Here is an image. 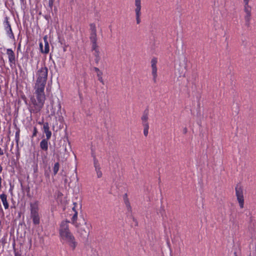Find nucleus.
Here are the masks:
<instances>
[{"label":"nucleus","mask_w":256,"mask_h":256,"mask_svg":"<svg viewBox=\"0 0 256 256\" xmlns=\"http://www.w3.org/2000/svg\"><path fill=\"white\" fill-rule=\"evenodd\" d=\"M78 218V212H76L74 216L72 218V221L73 224L76 227H78V224L76 222V220Z\"/></svg>","instance_id":"obj_20"},{"label":"nucleus","mask_w":256,"mask_h":256,"mask_svg":"<svg viewBox=\"0 0 256 256\" xmlns=\"http://www.w3.org/2000/svg\"><path fill=\"white\" fill-rule=\"evenodd\" d=\"M73 204H74V206L72 207V210L76 212V209L78 208V204H76V202H74L73 203Z\"/></svg>","instance_id":"obj_27"},{"label":"nucleus","mask_w":256,"mask_h":256,"mask_svg":"<svg viewBox=\"0 0 256 256\" xmlns=\"http://www.w3.org/2000/svg\"><path fill=\"white\" fill-rule=\"evenodd\" d=\"M49 140L50 139H47V138H46L42 140L40 142V148L45 152H46L48 150V140Z\"/></svg>","instance_id":"obj_14"},{"label":"nucleus","mask_w":256,"mask_h":256,"mask_svg":"<svg viewBox=\"0 0 256 256\" xmlns=\"http://www.w3.org/2000/svg\"><path fill=\"white\" fill-rule=\"evenodd\" d=\"M67 182H68V180H67V179H65V180H64V182H65V183H66Z\"/></svg>","instance_id":"obj_38"},{"label":"nucleus","mask_w":256,"mask_h":256,"mask_svg":"<svg viewBox=\"0 0 256 256\" xmlns=\"http://www.w3.org/2000/svg\"><path fill=\"white\" fill-rule=\"evenodd\" d=\"M40 49L41 52L42 53H44V50L43 49V45H42V43L40 44Z\"/></svg>","instance_id":"obj_30"},{"label":"nucleus","mask_w":256,"mask_h":256,"mask_svg":"<svg viewBox=\"0 0 256 256\" xmlns=\"http://www.w3.org/2000/svg\"><path fill=\"white\" fill-rule=\"evenodd\" d=\"M48 69L46 67H42L36 72V80L34 86L36 98L32 100V106L30 110L31 113H38L44 106L46 100L44 90L48 79Z\"/></svg>","instance_id":"obj_1"},{"label":"nucleus","mask_w":256,"mask_h":256,"mask_svg":"<svg viewBox=\"0 0 256 256\" xmlns=\"http://www.w3.org/2000/svg\"><path fill=\"white\" fill-rule=\"evenodd\" d=\"M37 132H38V131H37V129H36V127H34V132H33V134H32V136H36V134H37Z\"/></svg>","instance_id":"obj_28"},{"label":"nucleus","mask_w":256,"mask_h":256,"mask_svg":"<svg viewBox=\"0 0 256 256\" xmlns=\"http://www.w3.org/2000/svg\"><path fill=\"white\" fill-rule=\"evenodd\" d=\"M70 222L64 220L60 223L59 228L60 238L64 243L67 244L72 250H74L78 246V242L69 229Z\"/></svg>","instance_id":"obj_2"},{"label":"nucleus","mask_w":256,"mask_h":256,"mask_svg":"<svg viewBox=\"0 0 256 256\" xmlns=\"http://www.w3.org/2000/svg\"><path fill=\"white\" fill-rule=\"evenodd\" d=\"M92 50L94 51V54L95 57H100V52L98 48V46L96 45V47H94V46H92Z\"/></svg>","instance_id":"obj_23"},{"label":"nucleus","mask_w":256,"mask_h":256,"mask_svg":"<svg viewBox=\"0 0 256 256\" xmlns=\"http://www.w3.org/2000/svg\"><path fill=\"white\" fill-rule=\"evenodd\" d=\"M30 216L32 219L33 222L34 224H40V216L38 213V202H31L30 204Z\"/></svg>","instance_id":"obj_3"},{"label":"nucleus","mask_w":256,"mask_h":256,"mask_svg":"<svg viewBox=\"0 0 256 256\" xmlns=\"http://www.w3.org/2000/svg\"><path fill=\"white\" fill-rule=\"evenodd\" d=\"M250 0H244V11L246 14H251L252 8L248 5Z\"/></svg>","instance_id":"obj_17"},{"label":"nucleus","mask_w":256,"mask_h":256,"mask_svg":"<svg viewBox=\"0 0 256 256\" xmlns=\"http://www.w3.org/2000/svg\"><path fill=\"white\" fill-rule=\"evenodd\" d=\"M44 54H48L49 52V44L47 40V37L45 36L44 38Z\"/></svg>","instance_id":"obj_18"},{"label":"nucleus","mask_w":256,"mask_h":256,"mask_svg":"<svg viewBox=\"0 0 256 256\" xmlns=\"http://www.w3.org/2000/svg\"><path fill=\"white\" fill-rule=\"evenodd\" d=\"M136 7L135 9L136 20L137 24L140 22V16L141 15V3L134 4Z\"/></svg>","instance_id":"obj_10"},{"label":"nucleus","mask_w":256,"mask_h":256,"mask_svg":"<svg viewBox=\"0 0 256 256\" xmlns=\"http://www.w3.org/2000/svg\"><path fill=\"white\" fill-rule=\"evenodd\" d=\"M53 4L52 0H49V6L52 8Z\"/></svg>","instance_id":"obj_33"},{"label":"nucleus","mask_w":256,"mask_h":256,"mask_svg":"<svg viewBox=\"0 0 256 256\" xmlns=\"http://www.w3.org/2000/svg\"><path fill=\"white\" fill-rule=\"evenodd\" d=\"M94 166L95 168V170L96 171L98 178H101L102 176V172L100 171V165L98 164V160L96 158V156L94 157Z\"/></svg>","instance_id":"obj_11"},{"label":"nucleus","mask_w":256,"mask_h":256,"mask_svg":"<svg viewBox=\"0 0 256 256\" xmlns=\"http://www.w3.org/2000/svg\"><path fill=\"white\" fill-rule=\"evenodd\" d=\"M94 71H95L96 72V73H97V74H98V73H99V72H101V71L99 70V68H96V67H94Z\"/></svg>","instance_id":"obj_31"},{"label":"nucleus","mask_w":256,"mask_h":256,"mask_svg":"<svg viewBox=\"0 0 256 256\" xmlns=\"http://www.w3.org/2000/svg\"><path fill=\"white\" fill-rule=\"evenodd\" d=\"M100 57H96L95 58V62L96 64H98L100 60Z\"/></svg>","instance_id":"obj_32"},{"label":"nucleus","mask_w":256,"mask_h":256,"mask_svg":"<svg viewBox=\"0 0 256 256\" xmlns=\"http://www.w3.org/2000/svg\"><path fill=\"white\" fill-rule=\"evenodd\" d=\"M141 3L140 0H134V4Z\"/></svg>","instance_id":"obj_35"},{"label":"nucleus","mask_w":256,"mask_h":256,"mask_svg":"<svg viewBox=\"0 0 256 256\" xmlns=\"http://www.w3.org/2000/svg\"><path fill=\"white\" fill-rule=\"evenodd\" d=\"M59 168L60 164L59 162H57L54 164V166L53 168V174L54 176H56L59 170Z\"/></svg>","instance_id":"obj_21"},{"label":"nucleus","mask_w":256,"mask_h":256,"mask_svg":"<svg viewBox=\"0 0 256 256\" xmlns=\"http://www.w3.org/2000/svg\"><path fill=\"white\" fill-rule=\"evenodd\" d=\"M144 126V134L146 136L148 133L149 125H142Z\"/></svg>","instance_id":"obj_24"},{"label":"nucleus","mask_w":256,"mask_h":256,"mask_svg":"<svg viewBox=\"0 0 256 256\" xmlns=\"http://www.w3.org/2000/svg\"><path fill=\"white\" fill-rule=\"evenodd\" d=\"M157 63V59L155 58H154L151 60V64H156Z\"/></svg>","instance_id":"obj_29"},{"label":"nucleus","mask_w":256,"mask_h":256,"mask_svg":"<svg viewBox=\"0 0 256 256\" xmlns=\"http://www.w3.org/2000/svg\"><path fill=\"white\" fill-rule=\"evenodd\" d=\"M244 20L246 22V26L249 27L250 26V21L251 20V14H246L244 16Z\"/></svg>","instance_id":"obj_19"},{"label":"nucleus","mask_w":256,"mask_h":256,"mask_svg":"<svg viewBox=\"0 0 256 256\" xmlns=\"http://www.w3.org/2000/svg\"><path fill=\"white\" fill-rule=\"evenodd\" d=\"M152 65V74L153 77V80L154 83L156 82L157 77V68L156 64H151Z\"/></svg>","instance_id":"obj_15"},{"label":"nucleus","mask_w":256,"mask_h":256,"mask_svg":"<svg viewBox=\"0 0 256 256\" xmlns=\"http://www.w3.org/2000/svg\"><path fill=\"white\" fill-rule=\"evenodd\" d=\"M124 201L128 210H131V206H130V203L127 198L126 194H124Z\"/></svg>","instance_id":"obj_22"},{"label":"nucleus","mask_w":256,"mask_h":256,"mask_svg":"<svg viewBox=\"0 0 256 256\" xmlns=\"http://www.w3.org/2000/svg\"><path fill=\"white\" fill-rule=\"evenodd\" d=\"M21 2L23 4L26 2V0H20Z\"/></svg>","instance_id":"obj_37"},{"label":"nucleus","mask_w":256,"mask_h":256,"mask_svg":"<svg viewBox=\"0 0 256 256\" xmlns=\"http://www.w3.org/2000/svg\"><path fill=\"white\" fill-rule=\"evenodd\" d=\"M20 129H18L15 134V139L17 143V144H18V142L20 140Z\"/></svg>","instance_id":"obj_25"},{"label":"nucleus","mask_w":256,"mask_h":256,"mask_svg":"<svg viewBox=\"0 0 256 256\" xmlns=\"http://www.w3.org/2000/svg\"><path fill=\"white\" fill-rule=\"evenodd\" d=\"M77 228V232L79 236L83 239L87 238L89 235V226L88 224L84 222L83 224H78Z\"/></svg>","instance_id":"obj_4"},{"label":"nucleus","mask_w":256,"mask_h":256,"mask_svg":"<svg viewBox=\"0 0 256 256\" xmlns=\"http://www.w3.org/2000/svg\"><path fill=\"white\" fill-rule=\"evenodd\" d=\"M14 256H20L18 252H16Z\"/></svg>","instance_id":"obj_36"},{"label":"nucleus","mask_w":256,"mask_h":256,"mask_svg":"<svg viewBox=\"0 0 256 256\" xmlns=\"http://www.w3.org/2000/svg\"><path fill=\"white\" fill-rule=\"evenodd\" d=\"M43 131L46 134V138H47V139H50L52 136V132L50 130V127L48 122L44 123Z\"/></svg>","instance_id":"obj_12"},{"label":"nucleus","mask_w":256,"mask_h":256,"mask_svg":"<svg viewBox=\"0 0 256 256\" xmlns=\"http://www.w3.org/2000/svg\"><path fill=\"white\" fill-rule=\"evenodd\" d=\"M4 154V151L2 148H0V155L2 156Z\"/></svg>","instance_id":"obj_34"},{"label":"nucleus","mask_w":256,"mask_h":256,"mask_svg":"<svg viewBox=\"0 0 256 256\" xmlns=\"http://www.w3.org/2000/svg\"><path fill=\"white\" fill-rule=\"evenodd\" d=\"M184 132H186V128L184 129Z\"/></svg>","instance_id":"obj_39"},{"label":"nucleus","mask_w":256,"mask_h":256,"mask_svg":"<svg viewBox=\"0 0 256 256\" xmlns=\"http://www.w3.org/2000/svg\"><path fill=\"white\" fill-rule=\"evenodd\" d=\"M102 72H99L98 74H97V76L98 77V80L102 83V84H104V82L102 78Z\"/></svg>","instance_id":"obj_26"},{"label":"nucleus","mask_w":256,"mask_h":256,"mask_svg":"<svg viewBox=\"0 0 256 256\" xmlns=\"http://www.w3.org/2000/svg\"><path fill=\"white\" fill-rule=\"evenodd\" d=\"M0 198H1L2 202L3 204V205L5 209H8L9 207L8 203L7 201V196L6 194H2L0 195Z\"/></svg>","instance_id":"obj_16"},{"label":"nucleus","mask_w":256,"mask_h":256,"mask_svg":"<svg viewBox=\"0 0 256 256\" xmlns=\"http://www.w3.org/2000/svg\"><path fill=\"white\" fill-rule=\"evenodd\" d=\"M52 105V109L50 110V116L58 115L60 116V114L61 113V105L59 102H58L56 104H54V102L51 103Z\"/></svg>","instance_id":"obj_7"},{"label":"nucleus","mask_w":256,"mask_h":256,"mask_svg":"<svg viewBox=\"0 0 256 256\" xmlns=\"http://www.w3.org/2000/svg\"><path fill=\"white\" fill-rule=\"evenodd\" d=\"M6 54L8 56V60L10 65L12 66V64H16L15 54L13 50L11 48H8L6 50Z\"/></svg>","instance_id":"obj_8"},{"label":"nucleus","mask_w":256,"mask_h":256,"mask_svg":"<svg viewBox=\"0 0 256 256\" xmlns=\"http://www.w3.org/2000/svg\"><path fill=\"white\" fill-rule=\"evenodd\" d=\"M4 28H5L6 30V31L7 34L8 35L9 37L10 38H14V35L12 32L11 26L10 24V22L8 20V18H6V20L4 21Z\"/></svg>","instance_id":"obj_9"},{"label":"nucleus","mask_w":256,"mask_h":256,"mask_svg":"<svg viewBox=\"0 0 256 256\" xmlns=\"http://www.w3.org/2000/svg\"><path fill=\"white\" fill-rule=\"evenodd\" d=\"M236 195L240 208L244 206V198L243 195V188L240 184H236L235 188Z\"/></svg>","instance_id":"obj_5"},{"label":"nucleus","mask_w":256,"mask_h":256,"mask_svg":"<svg viewBox=\"0 0 256 256\" xmlns=\"http://www.w3.org/2000/svg\"><path fill=\"white\" fill-rule=\"evenodd\" d=\"M90 40L92 43V46H94V47H96L97 41V36H96V26L94 24H90Z\"/></svg>","instance_id":"obj_6"},{"label":"nucleus","mask_w":256,"mask_h":256,"mask_svg":"<svg viewBox=\"0 0 256 256\" xmlns=\"http://www.w3.org/2000/svg\"><path fill=\"white\" fill-rule=\"evenodd\" d=\"M148 110L146 109L144 112L141 118L142 125H149L148 122Z\"/></svg>","instance_id":"obj_13"}]
</instances>
